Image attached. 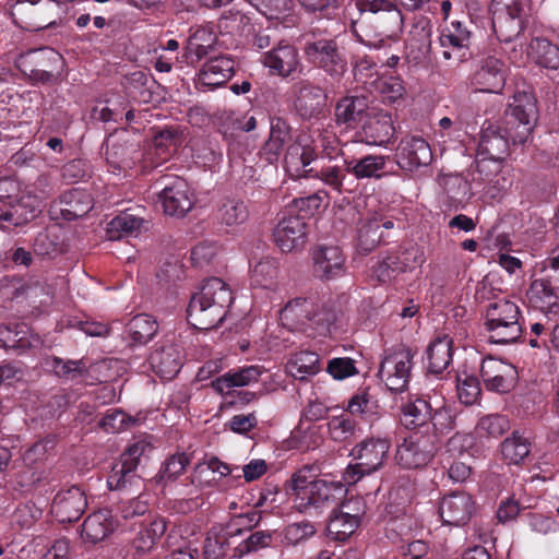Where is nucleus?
Instances as JSON below:
<instances>
[{"label":"nucleus","mask_w":559,"mask_h":559,"mask_svg":"<svg viewBox=\"0 0 559 559\" xmlns=\"http://www.w3.org/2000/svg\"><path fill=\"white\" fill-rule=\"evenodd\" d=\"M536 99L527 93H519L504 112V128L486 121L481 128L478 151L492 160H502L508 155L509 143H525L537 121Z\"/></svg>","instance_id":"1"},{"label":"nucleus","mask_w":559,"mask_h":559,"mask_svg":"<svg viewBox=\"0 0 559 559\" xmlns=\"http://www.w3.org/2000/svg\"><path fill=\"white\" fill-rule=\"evenodd\" d=\"M234 300L233 292L222 278L206 280L194 294L187 309L188 322L199 330L217 328L225 319Z\"/></svg>","instance_id":"2"},{"label":"nucleus","mask_w":559,"mask_h":559,"mask_svg":"<svg viewBox=\"0 0 559 559\" xmlns=\"http://www.w3.org/2000/svg\"><path fill=\"white\" fill-rule=\"evenodd\" d=\"M519 317L520 310L514 302L504 298L490 302L487 307L485 323L490 333V342L509 344L518 341L522 334Z\"/></svg>","instance_id":"3"},{"label":"nucleus","mask_w":559,"mask_h":559,"mask_svg":"<svg viewBox=\"0 0 559 559\" xmlns=\"http://www.w3.org/2000/svg\"><path fill=\"white\" fill-rule=\"evenodd\" d=\"M389 450L390 441L385 438H368L362 440L352 450V455L356 463L347 466L344 479L349 484H355L362 476L378 471L386 460Z\"/></svg>","instance_id":"4"},{"label":"nucleus","mask_w":559,"mask_h":559,"mask_svg":"<svg viewBox=\"0 0 559 559\" xmlns=\"http://www.w3.org/2000/svg\"><path fill=\"white\" fill-rule=\"evenodd\" d=\"M306 59L334 80L347 72V59L338 43L331 38L308 40L304 46Z\"/></svg>","instance_id":"5"},{"label":"nucleus","mask_w":559,"mask_h":559,"mask_svg":"<svg viewBox=\"0 0 559 559\" xmlns=\"http://www.w3.org/2000/svg\"><path fill=\"white\" fill-rule=\"evenodd\" d=\"M413 357L412 350L403 346L384 356L378 376L390 391L402 392L407 388L413 368Z\"/></svg>","instance_id":"6"},{"label":"nucleus","mask_w":559,"mask_h":559,"mask_svg":"<svg viewBox=\"0 0 559 559\" xmlns=\"http://www.w3.org/2000/svg\"><path fill=\"white\" fill-rule=\"evenodd\" d=\"M62 57L52 48H40L21 53L14 61L15 67L31 80L47 83L53 78V71L61 64Z\"/></svg>","instance_id":"7"},{"label":"nucleus","mask_w":559,"mask_h":559,"mask_svg":"<svg viewBox=\"0 0 559 559\" xmlns=\"http://www.w3.org/2000/svg\"><path fill=\"white\" fill-rule=\"evenodd\" d=\"M438 450L436 435L413 432L397 447L395 459L405 468L426 466Z\"/></svg>","instance_id":"8"},{"label":"nucleus","mask_w":559,"mask_h":559,"mask_svg":"<svg viewBox=\"0 0 559 559\" xmlns=\"http://www.w3.org/2000/svg\"><path fill=\"white\" fill-rule=\"evenodd\" d=\"M492 29L500 41L510 43L523 29V7L518 0H492Z\"/></svg>","instance_id":"9"},{"label":"nucleus","mask_w":559,"mask_h":559,"mask_svg":"<svg viewBox=\"0 0 559 559\" xmlns=\"http://www.w3.org/2000/svg\"><path fill=\"white\" fill-rule=\"evenodd\" d=\"M106 160L112 171L126 170L134 164V154L138 153V134L126 128L112 132L105 142Z\"/></svg>","instance_id":"10"},{"label":"nucleus","mask_w":559,"mask_h":559,"mask_svg":"<svg viewBox=\"0 0 559 559\" xmlns=\"http://www.w3.org/2000/svg\"><path fill=\"white\" fill-rule=\"evenodd\" d=\"M425 261L423 249L409 243L404 246L396 254L388 255L374 269V273L379 281L386 282L395 277L397 274L412 271L421 265Z\"/></svg>","instance_id":"11"},{"label":"nucleus","mask_w":559,"mask_h":559,"mask_svg":"<svg viewBox=\"0 0 559 559\" xmlns=\"http://www.w3.org/2000/svg\"><path fill=\"white\" fill-rule=\"evenodd\" d=\"M318 157V152L312 141L307 135H298L286 150L284 156L285 169L290 177L310 178L314 167L308 168Z\"/></svg>","instance_id":"12"},{"label":"nucleus","mask_w":559,"mask_h":559,"mask_svg":"<svg viewBox=\"0 0 559 559\" xmlns=\"http://www.w3.org/2000/svg\"><path fill=\"white\" fill-rule=\"evenodd\" d=\"M507 64L493 56L486 57L471 78L475 92L500 94L506 85Z\"/></svg>","instance_id":"13"},{"label":"nucleus","mask_w":559,"mask_h":559,"mask_svg":"<svg viewBox=\"0 0 559 559\" xmlns=\"http://www.w3.org/2000/svg\"><path fill=\"white\" fill-rule=\"evenodd\" d=\"M480 376L485 388L497 393L510 392L518 380V371L513 365L493 357L483 359Z\"/></svg>","instance_id":"14"},{"label":"nucleus","mask_w":559,"mask_h":559,"mask_svg":"<svg viewBox=\"0 0 559 559\" xmlns=\"http://www.w3.org/2000/svg\"><path fill=\"white\" fill-rule=\"evenodd\" d=\"M395 159L402 170L414 171L431 163L432 151L424 138L406 135L396 147Z\"/></svg>","instance_id":"15"},{"label":"nucleus","mask_w":559,"mask_h":559,"mask_svg":"<svg viewBox=\"0 0 559 559\" xmlns=\"http://www.w3.org/2000/svg\"><path fill=\"white\" fill-rule=\"evenodd\" d=\"M308 231L305 216H284L274 228V241L283 252H292L306 245Z\"/></svg>","instance_id":"16"},{"label":"nucleus","mask_w":559,"mask_h":559,"mask_svg":"<svg viewBox=\"0 0 559 559\" xmlns=\"http://www.w3.org/2000/svg\"><path fill=\"white\" fill-rule=\"evenodd\" d=\"M148 448L150 444L143 440L136 441L128 447L121 454L120 461L116 463L110 471L107 479L110 490L123 489L128 483L132 481L140 457Z\"/></svg>","instance_id":"17"},{"label":"nucleus","mask_w":559,"mask_h":559,"mask_svg":"<svg viewBox=\"0 0 559 559\" xmlns=\"http://www.w3.org/2000/svg\"><path fill=\"white\" fill-rule=\"evenodd\" d=\"M148 362L159 378L171 380L182 366V349L173 340H165L155 345L148 356Z\"/></svg>","instance_id":"18"},{"label":"nucleus","mask_w":559,"mask_h":559,"mask_svg":"<svg viewBox=\"0 0 559 559\" xmlns=\"http://www.w3.org/2000/svg\"><path fill=\"white\" fill-rule=\"evenodd\" d=\"M87 508V498L80 487L72 486L57 492L52 500L51 511L61 523L78 521Z\"/></svg>","instance_id":"19"},{"label":"nucleus","mask_w":559,"mask_h":559,"mask_svg":"<svg viewBox=\"0 0 559 559\" xmlns=\"http://www.w3.org/2000/svg\"><path fill=\"white\" fill-rule=\"evenodd\" d=\"M158 197L164 213L174 217H183L194 203L187 181L179 177L166 185Z\"/></svg>","instance_id":"20"},{"label":"nucleus","mask_w":559,"mask_h":559,"mask_svg":"<svg viewBox=\"0 0 559 559\" xmlns=\"http://www.w3.org/2000/svg\"><path fill=\"white\" fill-rule=\"evenodd\" d=\"M454 31L441 34L439 43L442 48L443 60L450 66L459 67L473 57L469 48L471 33L462 28L461 23L453 24Z\"/></svg>","instance_id":"21"},{"label":"nucleus","mask_w":559,"mask_h":559,"mask_svg":"<svg viewBox=\"0 0 559 559\" xmlns=\"http://www.w3.org/2000/svg\"><path fill=\"white\" fill-rule=\"evenodd\" d=\"M475 512V502L465 492L455 491L444 496L439 504V514L445 525H465Z\"/></svg>","instance_id":"22"},{"label":"nucleus","mask_w":559,"mask_h":559,"mask_svg":"<svg viewBox=\"0 0 559 559\" xmlns=\"http://www.w3.org/2000/svg\"><path fill=\"white\" fill-rule=\"evenodd\" d=\"M313 271L320 278L330 280L345 272V255L332 245H320L312 250Z\"/></svg>","instance_id":"23"},{"label":"nucleus","mask_w":559,"mask_h":559,"mask_svg":"<svg viewBox=\"0 0 559 559\" xmlns=\"http://www.w3.org/2000/svg\"><path fill=\"white\" fill-rule=\"evenodd\" d=\"M263 64L272 74L282 78L292 75L300 64L297 49L286 43H280L276 47L263 55Z\"/></svg>","instance_id":"24"},{"label":"nucleus","mask_w":559,"mask_h":559,"mask_svg":"<svg viewBox=\"0 0 559 559\" xmlns=\"http://www.w3.org/2000/svg\"><path fill=\"white\" fill-rule=\"evenodd\" d=\"M344 487L340 483H328L318 479L312 483L310 490L306 493L305 500L296 503V508L304 512L309 507L322 508L324 506L337 504L344 496Z\"/></svg>","instance_id":"25"},{"label":"nucleus","mask_w":559,"mask_h":559,"mask_svg":"<svg viewBox=\"0 0 559 559\" xmlns=\"http://www.w3.org/2000/svg\"><path fill=\"white\" fill-rule=\"evenodd\" d=\"M235 64V60L228 56H217L209 59L198 74V84L211 88L224 85L233 78Z\"/></svg>","instance_id":"26"},{"label":"nucleus","mask_w":559,"mask_h":559,"mask_svg":"<svg viewBox=\"0 0 559 559\" xmlns=\"http://www.w3.org/2000/svg\"><path fill=\"white\" fill-rule=\"evenodd\" d=\"M116 524L108 509H100L91 513L81 525V538L86 544H97L107 538Z\"/></svg>","instance_id":"27"},{"label":"nucleus","mask_w":559,"mask_h":559,"mask_svg":"<svg viewBox=\"0 0 559 559\" xmlns=\"http://www.w3.org/2000/svg\"><path fill=\"white\" fill-rule=\"evenodd\" d=\"M394 135L392 118L385 112L369 114L361 130V141L369 145H386Z\"/></svg>","instance_id":"28"},{"label":"nucleus","mask_w":559,"mask_h":559,"mask_svg":"<svg viewBox=\"0 0 559 559\" xmlns=\"http://www.w3.org/2000/svg\"><path fill=\"white\" fill-rule=\"evenodd\" d=\"M270 124V135L260 154L267 163L273 164L278 160L284 146L290 144L292 129L288 122L280 117L271 118Z\"/></svg>","instance_id":"29"},{"label":"nucleus","mask_w":559,"mask_h":559,"mask_svg":"<svg viewBox=\"0 0 559 559\" xmlns=\"http://www.w3.org/2000/svg\"><path fill=\"white\" fill-rule=\"evenodd\" d=\"M369 114V100L364 95L343 97L335 106V121L346 128H355Z\"/></svg>","instance_id":"30"},{"label":"nucleus","mask_w":559,"mask_h":559,"mask_svg":"<svg viewBox=\"0 0 559 559\" xmlns=\"http://www.w3.org/2000/svg\"><path fill=\"white\" fill-rule=\"evenodd\" d=\"M265 369L261 366L251 365L233 369L212 382V386L219 393H229L233 388L246 386L257 382L264 373Z\"/></svg>","instance_id":"31"},{"label":"nucleus","mask_w":559,"mask_h":559,"mask_svg":"<svg viewBox=\"0 0 559 559\" xmlns=\"http://www.w3.org/2000/svg\"><path fill=\"white\" fill-rule=\"evenodd\" d=\"M388 159L389 156L369 154L360 158H346L345 166L357 179H380L386 174Z\"/></svg>","instance_id":"32"},{"label":"nucleus","mask_w":559,"mask_h":559,"mask_svg":"<svg viewBox=\"0 0 559 559\" xmlns=\"http://www.w3.org/2000/svg\"><path fill=\"white\" fill-rule=\"evenodd\" d=\"M326 96L321 87L302 82L298 90L295 107L302 118L318 116L325 106Z\"/></svg>","instance_id":"33"},{"label":"nucleus","mask_w":559,"mask_h":559,"mask_svg":"<svg viewBox=\"0 0 559 559\" xmlns=\"http://www.w3.org/2000/svg\"><path fill=\"white\" fill-rule=\"evenodd\" d=\"M431 51V28L420 27L411 33L406 41V58L409 63L425 66Z\"/></svg>","instance_id":"34"},{"label":"nucleus","mask_w":559,"mask_h":559,"mask_svg":"<svg viewBox=\"0 0 559 559\" xmlns=\"http://www.w3.org/2000/svg\"><path fill=\"white\" fill-rule=\"evenodd\" d=\"M242 532L241 527L233 528L228 524L225 528L213 527L204 540L203 556L204 559H221L223 558L229 547V538L239 535Z\"/></svg>","instance_id":"35"},{"label":"nucleus","mask_w":559,"mask_h":559,"mask_svg":"<svg viewBox=\"0 0 559 559\" xmlns=\"http://www.w3.org/2000/svg\"><path fill=\"white\" fill-rule=\"evenodd\" d=\"M453 341L448 335L436 337L427 348L428 371L442 373L452 361Z\"/></svg>","instance_id":"36"},{"label":"nucleus","mask_w":559,"mask_h":559,"mask_svg":"<svg viewBox=\"0 0 559 559\" xmlns=\"http://www.w3.org/2000/svg\"><path fill=\"white\" fill-rule=\"evenodd\" d=\"M527 55L540 68L559 69V46L547 38H533L530 41Z\"/></svg>","instance_id":"37"},{"label":"nucleus","mask_w":559,"mask_h":559,"mask_svg":"<svg viewBox=\"0 0 559 559\" xmlns=\"http://www.w3.org/2000/svg\"><path fill=\"white\" fill-rule=\"evenodd\" d=\"M168 522L164 516H155L148 524L144 525L133 539L132 546L136 554L150 552L156 542L166 534Z\"/></svg>","instance_id":"38"},{"label":"nucleus","mask_w":559,"mask_h":559,"mask_svg":"<svg viewBox=\"0 0 559 559\" xmlns=\"http://www.w3.org/2000/svg\"><path fill=\"white\" fill-rule=\"evenodd\" d=\"M60 214L67 221L82 217L92 210L90 195L78 189L64 192L60 198Z\"/></svg>","instance_id":"39"},{"label":"nucleus","mask_w":559,"mask_h":559,"mask_svg":"<svg viewBox=\"0 0 559 559\" xmlns=\"http://www.w3.org/2000/svg\"><path fill=\"white\" fill-rule=\"evenodd\" d=\"M320 371L319 355L310 350H301L292 356L286 364V372L295 379L305 380Z\"/></svg>","instance_id":"40"},{"label":"nucleus","mask_w":559,"mask_h":559,"mask_svg":"<svg viewBox=\"0 0 559 559\" xmlns=\"http://www.w3.org/2000/svg\"><path fill=\"white\" fill-rule=\"evenodd\" d=\"M313 308V302L306 298L293 299L283 308L282 320L296 329H306L311 323Z\"/></svg>","instance_id":"41"},{"label":"nucleus","mask_w":559,"mask_h":559,"mask_svg":"<svg viewBox=\"0 0 559 559\" xmlns=\"http://www.w3.org/2000/svg\"><path fill=\"white\" fill-rule=\"evenodd\" d=\"M526 298L532 308L547 312L557 304L559 296L548 282L537 278L531 283Z\"/></svg>","instance_id":"42"},{"label":"nucleus","mask_w":559,"mask_h":559,"mask_svg":"<svg viewBox=\"0 0 559 559\" xmlns=\"http://www.w3.org/2000/svg\"><path fill=\"white\" fill-rule=\"evenodd\" d=\"M430 404L424 399L409 401L402 407V421L408 429H415L427 425L439 413L432 416Z\"/></svg>","instance_id":"43"},{"label":"nucleus","mask_w":559,"mask_h":559,"mask_svg":"<svg viewBox=\"0 0 559 559\" xmlns=\"http://www.w3.org/2000/svg\"><path fill=\"white\" fill-rule=\"evenodd\" d=\"M380 214H372L361 221L358 228V247L365 252H370L383 241V234L380 230Z\"/></svg>","instance_id":"44"},{"label":"nucleus","mask_w":559,"mask_h":559,"mask_svg":"<svg viewBox=\"0 0 559 559\" xmlns=\"http://www.w3.org/2000/svg\"><path fill=\"white\" fill-rule=\"evenodd\" d=\"M217 218L227 227H237L248 221L249 210L243 201L227 198L217 210Z\"/></svg>","instance_id":"45"},{"label":"nucleus","mask_w":559,"mask_h":559,"mask_svg":"<svg viewBox=\"0 0 559 559\" xmlns=\"http://www.w3.org/2000/svg\"><path fill=\"white\" fill-rule=\"evenodd\" d=\"M214 37L205 28L197 29L188 39L185 58L188 63L199 62L206 57L213 48Z\"/></svg>","instance_id":"46"},{"label":"nucleus","mask_w":559,"mask_h":559,"mask_svg":"<svg viewBox=\"0 0 559 559\" xmlns=\"http://www.w3.org/2000/svg\"><path fill=\"white\" fill-rule=\"evenodd\" d=\"M158 324L151 316L141 313L133 317L127 325L128 334L134 344L143 345L157 333Z\"/></svg>","instance_id":"47"},{"label":"nucleus","mask_w":559,"mask_h":559,"mask_svg":"<svg viewBox=\"0 0 559 559\" xmlns=\"http://www.w3.org/2000/svg\"><path fill=\"white\" fill-rule=\"evenodd\" d=\"M359 516L342 510L333 512L328 524V532L336 540H345L358 527Z\"/></svg>","instance_id":"48"},{"label":"nucleus","mask_w":559,"mask_h":559,"mask_svg":"<svg viewBox=\"0 0 559 559\" xmlns=\"http://www.w3.org/2000/svg\"><path fill=\"white\" fill-rule=\"evenodd\" d=\"M350 64L354 78L358 82L366 84L377 74L376 61L364 51L360 45L350 50Z\"/></svg>","instance_id":"49"},{"label":"nucleus","mask_w":559,"mask_h":559,"mask_svg":"<svg viewBox=\"0 0 559 559\" xmlns=\"http://www.w3.org/2000/svg\"><path fill=\"white\" fill-rule=\"evenodd\" d=\"M530 451L528 441L518 432H513L501 443V454L509 464H519L530 454Z\"/></svg>","instance_id":"50"},{"label":"nucleus","mask_w":559,"mask_h":559,"mask_svg":"<svg viewBox=\"0 0 559 559\" xmlns=\"http://www.w3.org/2000/svg\"><path fill=\"white\" fill-rule=\"evenodd\" d=\"M356 428L357 423L346 412L337 416H331L328 421L329 435L336 442L349 440L354 437Z\"/></svg>","instance_id":"51"},{"label":"nucleus","mask_w":559,"mask_h":559,"mask_svg":"<svg viewBox=\"0 0 559 559\" xmlns=\"http://www.w3.org/2000/svg\"><path fill=\"white\" fill-rule=\"evenodd\" d=\"M142 224V218L123 212L109 222L107 231L111 239H116L124 235L128 236L134 234L141 228Z\"/></svg>","instance_id":"52"},{"label":"nucleus","mask_w":559,"mask_h":559,"mask_svg":"<svg viewBox=\"0 0 559 559\" xmlns=\"http://www.w3.org/2000/svg\"><path fill=\"white\" fill-rule=\"evenodd\" d=\"M347 173L346 166L326 165L319 169L314 167L310 178H319L324 185L341 194L344 191L343 186Z\"/></svg>","instance_id":"53"},{"label":"nucleus","mask_w":559,"mask_h":559,"mask_svg":"<svg viewBox=\"0 0 559 559\" xmlns=\"http://www.w3.org/2000/svg\"><path fill=\"white\" fill-rule=\"evenodd\" d=\"M150 83L152 84L153 80L143 71H134L126 78V88L129 95L144 103L152 97Z\"/></svg>","instance_id":"54"},{"label":"nucleus","mask_w":559,"mask_h":559,"mask_svg":"<svg viewBox=\"0 0 559 559\" xmlns=\"http://www.w3.org/2000/svg\"><path fill=\"white\" fill-rule=\"evenodd\" d=\"M272 543V534L265 531H257L234 548L233 558L240 559L246 555L266 548Z\"/></svg>","instance_id":"55"},{"label":"nucleus","mask_w":559,"mask_h":559,"mask_svg":"<svg viewBox=\"0 0 559 559\" xmlns=\"http://www.w3.org/2000/svg\"><path fill=\"white\" fill-rule=\"evenodd\" d=\"M293 440L299 450L308 451L321 442L319 428L312 423H300L293 431Z\"/></svg>","instance_id":"56"},{"label":"nucleus","mask_w":559,"mask_h":559,"mask_svg":"<svg viewBox=\"0 0 559 559\" xmlns=\"http://www.w3.org/2000/svg\"><path fill=\"white\" fill-rule=\"evenodd\" d=\"M456 389L459 400L465 405H474L481 394L479 381L474 376H457Z\"/></svg>","instance_id":"57"},{"label":"nucleus","mask_w":559,"mask_h":559,"mask_svg":"<svg viewBox=\"0 0 559 559\" xmlns=\"http://www.w3.org/2000/svg\"><path fill=\"white\" fill-rule=\"evenodd\" d=\"M278 274V265L274 259L265 258L255 264L252 271L253 282L261 287L270 288Z\"/></svg>","instance_id":"58"},{"label":"nucleus","mask_w":559,"mask_h":559,"mask_svg":"<svg viewBox=\"0 0 559 559\" xmlns=\"http://www.w3.org/2000/svg\"><path fill=\"white\" fill-rule=\"evenodd\" d=\"M17 180L11 177L0 178V202L3 206H9L13 213H17L22 198Z\"/></svg>","instance_id":"59"},{"label":"nucleus","mask_w":559,"mask_h":559,"mask_svg":"<svg viewBox=\"0 0 559 559\" xmlns=\"http://www.w3.org/2000/svg\"><path fill=\"white\" fill-rule=\"evenodd\" d=\"M509 429V419L500 414L484 416L477 424V430L480 435H488L493 438L501 437Z\"/></svg>","instance_id":"60"},{"label":"nucleus","mask_w":559,"mask_h":559,"mask_svg":"<svg viewBox=\"0 0 559 559\" xmlns=\"http://www.w3.org/2000/svg\"><path fill=\"white\" fill-rule=\"evenodd\" d=\"M310 472L311 467L305 466L294 473L287 483V490H290L292 493L296 496V502L305 500L306 493L310 490L312 483H314V480L311 479Z\"/></svg>","instance_id":"61"},{"label":"nucleus","mask_w":559,"mask_h":559,"mask_svg":"<svg viewBox=\"0 0 559 559\" xmlns=\"http://www.w3.org/2000/svg\"><path fill=\"white\" fill-rule=\"evenodd\" d=\"M377 88L382 98L389 103H395L405 94L403 81L397 76H385L378 81Z\"/></svg>","instance_id":"62"},{"label":"nucleus","mask_w":559,"mask_h":559,"mask_svg":"<svg viewBox=\"0 0 559 559\" xmlns=\"http://www.w3.org/2000/svg\"><path fill=\"white\" fill-rule=\"evenodd\" d=\"M134 420L119 409H110L100 420V427L109 433H116L127 429Z\"/></svg>","instance_id":"63"},{"label":"nucleus","mask_w":559,"mask_h":559,"mask_svg":"<svg viewBox=\"0 0 559 559\" xmlns=\"http://www.w3.org/2000/svg\"><path fill=\"white\" fill-rule=\"evenodd\" d=\"M317 532V528L313 523L309 521H300L295 522L286 526L284 531V537L285 539L296 545L311 536H313Z\"/></svg>","instance_id":"64"}]
</instances>
